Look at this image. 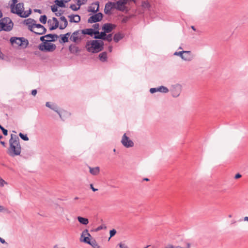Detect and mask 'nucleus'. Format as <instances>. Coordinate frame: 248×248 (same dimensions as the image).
<instances>
[{"instance_id":"nucleus-1","label":"nucleus","mask_w":248,"mask_h":248,"mask_svg":"<svg viewBox=\"0 0 248 248\" xmlns=\"http://www.w3.org/2000/svg\"><path fill=\"white\" fill-rule=\"evenodd\" d=\"M10 146L7 150V154L12 157L20 155L21 151L19 139L15 134L11 135L9 140Z\"/></svg>"},{"instance_id":"nucleus-2","label":"nucleus","mask_w":248,"mask_h":248,"mask_svg":"<svg viewBox=\"0 0 248 248\" xmlns=\"http://www.w3.org/2000/svg\"><path fill=\"white\" fill-rule=\"evenodd\" d=\"M85 47L87 50L91 53H96L102 51L104 48V43L102 41L90 40L87 41Z\"/></svg>"},{"instance_id":"nucleus-3","label":"nucleus","mask_w":248,"mask_h":248,"mask_svg":"<svg viewBox=\"0 0 248 248\" xmlns=\"http://www.w3.org/2000/svg\"><path fill=\"white\" fill-rule=\"evenodd\" d=\"M11 12L21 17L26 18L28 17L31 13V10L24 11L23 3H18L14 5H10Z\"/></svg>"},{"instance_id":"nucleus-4","label":"nucleus","mask_w":248,"mask_h":248,"mask_svg":"<svg viewBox=\"0 0 248 248\" xmlns=\"http://www.w3.org/2000/svg\"><path fill=\"white\" fill-rule=\"evenodd\" d=\"M13 26V22L9 17H4L0 20V31H9L12 30Z\"/></svg>"},{"instance_id":"nucleus-5","label":"nucleus","mask_w":248,"mask_h":248,"mask_svg":"<svg viewBox=\"0 0 248 248\" xmlns=\"http://www.w3.org/2000/svg\"><path fill=\"white\" fill-rule=\"evenodd\" d=\"M50 41L45 40L44 43H41L38 46L39 50L46 52H53L56 48V46L55 44L49 43Z\"/></svg>"},{"instance_id":"nucleus-6","label":"nucleus","mask_w":248,"mask_h":248,"mask_svg":"<svg viewBox=\"0 0 248 248\" xmlns=\"http://www.w3.org/2000/svg\"><path fill=\"white\" fill-rule=\"evenodd\" d=\"M10 41L12 45L16 44L18 46H22L24 48L27 47L29 44L28 41L23 37H12Z\"/></svg>"},{"instance_id":"nucleus-7","label":"nucleus","mask_w":248,"mask_h":248,"mask_svg":"<svg viewBox=\"0 0 248 248\" xmlns=\"http://www.w3.org/2000/svg\"><path fill=\"white\" fill-rule=\"evenodd\" d=\"M170 91L173 97L179 96L182 91V86L179 84L171 85Z\"/></svg>"},{"instance_id":"nucleus-8","label":"nucleus","mask_w":248,"mask_h":248,"mask_svg":"<svg viewBox=\"0 0 248 248\" xmlns=\"http://www.w3.org/2000/svg\"><path fill=\"white\" fill-rule=\"evenodd\" d=\"M90 237H91V235L89 233L88 230L85 229L82 232L81 234L80 241L88 244H91V240L89 238Z\"/></svg>"},{"instance_id":"nucleus-9","label":"nucleus","mask_w":248,"mask_h":248,"mask_svg":"<svg viewBox=\"0 0 248 248\" xmlns=\"http://www.w3.org/2000/svg\"><path fill=\"white\" fill-rule=\"evenodd\" d=\"M121 142L126 148H130L134 146L133 142L126 136L125 134L123 135L121 140Z\"/></svg>"},{"instance_id":"nucleus-10","label":"nucleus","mask_w":248,"mask_h":248,"mask_svg":"<svg viewBox=\"0 0 248 248\" xmlns=\"http://www.w3.org/2000/svg\"><path fill=\"white\" fill-rule=\"evenodd\" d=\"M127 2V0H119L116 2H114L115 9L119 11H124L125 10V4Z\"/></svg>"},{"instance_id":"nucleus-11","label":"nucleus","mask_w":248,"mask_h":248,"mask_svg":"<svg viewBox=\"0 0 248 248\" xmlns=\"http://www.w3.org/2000/svg\"><path fill=\"white\" fill-rule=\"evenodd\" d=\"M102 17V14L101 13H98L90 17L88 19V23H95L96 22H98L101 20Z\"/></svg>"},{"instance_id":"nucleus-12","label":"nucleus","mask_w":248,"mask_h":248,"mask_svg":"<svg viewBox=\"0 0 248 248\" xmlns=\"http://www.w3.org/2000/svg\"><path fill=\"white\" fill-rule=\"evenodd\" d=\"M47 23L50 26V31L55 30L59 27V21L56 17H52V19H49Z\"/></svg>"},{"instance_id":"nucleus-13","label":"nucleus","mask_w":248,"mask_h":248,"mask_svg":"<svg viewBox=\"0 0 248 248\" xmlns=\"http://www.w3.org/2000/svg\"><path fill=\"white\" fill-rule=\"evenodd\" d=\"M24 23L28 27V29L30 31L32 32L33 31V28H34L35 23H36V21L34 19L28 18L24 20Z\"/></svg>"},{"instance_id":"nucleus-14","label":"nucleus","mask_w":248,"mask_h":248,"mask_svg":"<svg viewBox=\"0 0 248 248\" xmlns=\"http://www.w3.org/2000/svg\"><path fill=\"white\" fill-rule=\"evenodd\" d=\"M115 5L114 4V2H108L105 5V7L104 9V12L106 14H108L110 13V11L115 9Z\"/></svg>"},{"instance_id":"nucleus-15","label":"nucleus","mask_w":248,"mask_h":248,"mask_svg":"<svg viewBox=\"0 0 248 248\" xmlns=\"http://www.w3.org/2000/svg\"><path fill=\"white\" fill-rule=\"evenodd\" d=\"M193 59V55L190 51H185L183 54V60L185 61H191Z\"/></svg>"},{"instance_id":"nucleus-16","label":"nucleus","mask_w":248,"mask_h":248,"mask_svg":"<svg viewBox=\"0 0 248 248\" xmlns=\"http://www.w3.org/2000/svg\"><path fill=\"white\" fill-rule=\"evenodd\" d=\"M34 27H36L38 29H41V31H33V32H34L35 34L42 35L45 34L46 31V29L43 25L40 24H36V23H35Z\"/></svg>"},{"instance_id":"nucleus-17","label":"nucleus","mask_w":248,"mask_h":248,"mask_svg":"<svg viewBox=\"0 0 248 248\" xmlns=\"http://www.w3.org/2000/svg\"><path fill=\"white\" fill-rule=\"evenodd\" d=\"M81 33L83 34H88L92 36L93 34H99V31H94L93 29H86L81 30Z\"/></svg>"},{"instance_id":"nucleus-18","label":"nucleus","mask_w":248,"mask_h":248,"mask_svg":"<svg viewBox=\"0 0 248 248\" xmlns=\"http://www.w3.org/2000/svg\"><path fill=\"white\" fill-rule=\"evenodd\" d=\"M69 21L71 23H78L80 21V17L78 15H70L68 16Z\"/></svg>"},{"instance_id":"nucleus-19","label":"nucleus","mask_w":248,"mask_h":248,"mask_svg":"<svg viewBox=\"0 0 248 248\" xmlns=\"http://www.w3.org/2000/svg\"><path fill=\"white\" fill-rule=\"evenodd\" d=\"M46 106L51 108V109L53 110L54 111H56V112H57L60 116V117L61 118H62V113L60 112L59 111V109H58V108L57 107V106L55 105V104H53V105H50V103L48 102H47L46 104Z\"/></svg>"},{"instance_id":"nucleus-20","label":"nucleus","mask_w":248,"mask_h":248,"mask_svg":"<svg viewBox=\"0 0 248 248\" xmlns=\"http://www.w3.org/2000/svg\"><path fill=\"white\" fill-rule=\"evenodd\" d=\"M79 34L80 33L79 31H74L71 35L70 39L73 42H77L79 39Z\"/></svg>"},{"instance_id":"nucleus-21","label":"nucleus","mask_w":248,"mask_h":248,"mask_svg":"<svg viewBox=\"0 0 248 248\" xmlns=\"http://www.w3.org/2000/svg\"><path fill=\"white\" fill-rule=\"evenodd\" d=\"M99 10V3L96 2L95 3H93L91 6L89 8L88 11L89 12L96 13Z\"/></svg>"},{"instance_id":"nucleus-22","label":"nucleus","mask_w":248,"mask_h":248,"mask_svg":"<svg viewBox=\"0 0 248 248\" xmlns=\"http://www.w3.org/2000/svg\"><path fill=\"white\" fill-rule=\"evenodd\" d=\"M89 172L93 175H97L100 172V168L99 167H89Z\"/></svg>"},{"instance_id":"nucleus-23","label":"nucleus","mask_w":248,"mask_h":248,"mask_svg":"<svg viewBox=\"0 0 248 248\" xmlns=\"http://www.w3.org/2000/svg\"><path fill=\"white\" fill-rule=\"evenodd\" d=\"M113 29V25L109 23L105 24L102 27V30L106 33L110 32L112 31Z\"/></svg>"},{"instance_id":"nucleus-24","label":"nucleus","mask_w":248,"mask_h":248,"mask_svg":"<svg viewBox=\"0 0 248 248\" xmlns=\"http://www.w3.org/2000/svg\"><path fill=\"white\" fill-rule=\"evenodd\" d=\"M71 34L70 32H67L65 34H61L60 37H61V43H65L68 41V37Z\"/></svg>"},{"instance_id":"nucleus-25","label":"nucleus","mask_w":248,"mask_h":248,"mask_svg":"<svg viewBox=\"0 0 248 248\" xmlns=\"http://www.w3.org/2000/svg\"><path fill=\"white\" fill-rule=\"evenodd\" d=\"M77 4L78 6V7H77L75 4H73L70 5V8L73 11H77L80 8V6L82 4H84V1L81 2L80 0H78Z\"/></svg>"},{"instance_id":"nucleus-26","label":"nucleus","mask_w":248,"mask_h":248,"mask_svg":"<svg viewBox=\"0 0 248 248\" xmlns=\"http://www.w3.org/2000/svg\"><path fill=\"white\" fill-rule=\"evenodd\" d=\"M60 20L63 22L64 24L63 25H61L59 26V29L60 30H63L68 25V22L66 18L64 16H61Z\"/></svg>"},{"instance_id":"nucleus-27","label":"nucleus","mask_w":248,"mask_h":248,"mask_svg":"<svg viewBox=\"0 0 248 248\" xmlns=\"http://www.w3.org/2000/svg\"><path fill=\"white\" fill-rule=\"evenodd\" d=\"M99 59L102 62L107 61L108 59L107 53L106 52L101 53L99 55Z\"/></svg>"},{"instance_id":"nucleus-28","label":"nucleus","mask_w":248,"mask_h":248,"mask_svg":"<svg viewBox=\"0 0 248 248\" xmlns=\"http://www.w3.org/2000/svg\"><path fill=\"white\" fill-rule=\"evenodd\" d=\"M46 38L50 39V40H48L50 41H55L56 39L58 38V36L57 34H48L45 35Z\"/></svg>"},{"instance_id":"nucleus-29","label":"nucleus","mask_w":248,"mask_h":248,"mask_svg":"<svg viewBox=\"0 0 248 248\" xmlns=\"http://www.w3.org/2000/svg\"><path fill=\"white\" fill-rule=\"evenodd\" d=\"M78 220L81 224L83 225H87L89 223L88 219L83 217H78Z\"/></svg>"},{"instance_id":"nucleus-30","label":"nucleus","mask_w":248,"mask_h":248,"mask_svg":"<svg viewBox=\"0 0 248 248\" xmlns=\"http://www.w3.org/2000/svg\"><path fill=\"white\" fill-rule=\"evenodd\" d=\"M123 38V36L120 33H116L114 35L113 40L115 42H119L121 39Z\"/></svg>"},{"instance_id":"nucleus-31","label":"nucleus","mask_w":248,"mask_h":248,"mask_svg":"<svg viewBox=\"0 0 248 248\" xmlns=\"http://www.w3.org/2000/svg\"><path fill=\"white\" fill-rule=\"evenodd\" d=\"M99 36H94V38L95 39H101L104 40L105 39V36H106V32L104 31L101 32L100 33L99 32Z\"/></svg>"},{"instance_id":"nucleus-32","label":"nucleus","mask_w":248,"mask_h":248,"mask_svg":"<svg viewBox=\"0 0 248 248\" xmlns=\"http://www.w3.org/2000/svg\"><path fill=\"white\" fill-rule=\"evenodd\" d=\"M169 91V90L166 87L161 86L158 87V92L163 93H167Z\"/></svg>"},{"instance_id":"nucleus-33","label":"nucleus","mask_w":248,"mask_h":248,"mask_svg":"<svg viewBox=\"0 0 248 248\" xmlns=\"http://www.w3.org/2000/svg\"><path fill=\"white\" fill-rule=\"evenodd\" d=\"M54 2L55 3L56 5H57L60 7H65L64 0H55Z\"/></svg>"},{"instance_id":"nucleus-34","label":"nucleus","mask_w":248,"mask_h":248,"mask_svg":"<svg viewBox=\"0 0 248 248\" xmlns=\"http://www.w3.org/2000/svg\"><path fill=\"white\" fill-rule=\"evenodd\" d=\"M141 6L144 9H149L151 7V5L148 1H142Z\"/></svg>"},{"instance_id":"nucleus-35","label":"nucleus","mask_w":248,"mask_h":248,"mask_svg":"<svg viewBox=\"0 0 248 248\" xmlns=\"http://www.w3.org/2000/svg\"><path fill=\"white\" fill-rule=\"evenodd\" d=\"M39 21L43 24H46L47 21V17L46 15L41 16Z\"/></svg>"},{"instance_id":"nucleus-36","label":"nucleus","mask_w":248,"mask_h":248,"mask_svg":"<svg viewBox=\"0 0 248 248\" xmlns=\"http://www.w3.org/2000/svg\"><path fill=\"white\" fill-rule=\"evenodd\" d=\"M19 136L23 140L25 141H28L29 140V138L27 135H24L22 133H20L19 134Z\"/></svg>"},{"instance_id":"nucleus-37","label":"nucleus","mask_w":248,"mask_h":248,"mask_svg":"<svg viewBox=\"0 0 248 248\" xmlns=\"http://www.w3.org/2000/svg\"><path fill=\"white\" fill-rule=\"evenodd\" d=\"M112 40V35L111 34H109L108 35L106 34V36L105 37L104 40H107L108 42H110Z\"/></svg>"},{"instance_id":"nucleus-38","label":"nucleus","mask_w":248,"mask_h":248,"mask_svg":"<svg viewBox=\"0 0 248 248\" xmlns=\"http://www.w3.org/2000/svg\"><path fill=\"white\" fill-rule=\"evenodd\" d=\"M90 243H91V244H89L91 245L94 248H99V246L97 244L96 242L95 241V240H93V241H91Z\"/></svg>"},{"instance_id":"nucleus-39","label":"nucleus","mask_w":248,"mask_h":248,"mask_svg":"<svg viewBox=\"0 0 248 248\" xmlns=\"http://www.w3.org/2000/svg\"><path fill=\"white\" fill-rule=\"evenodd\" d=\"M184 52H185V51H179V52H175L174 53V55H176V56H180L182 58V59H183V54L184 53Z\"/></svg>"},{"instance_id":"nucleus-40","label":"nucleus","mask_w":248,"mask_h":248,"mask_svg":"<svg viewBox=\"0 0 248 248\" xmlns=\"http://www.w3.org/2000/svg\"><path fill=\"white\" fill-rule=\"evenodd\" d=\"M106 228H107L106 226L105 225L103 224V225L98 227L97 228H96L95 229V232H98V231H100L101 230L105 229H106Z\"/></svg>"},{"instance_id":"nucleus-41","label":"nucleus","mask_w":248,"mask_h":248,"mask_svg":"<svg viewBox=\"0 0 248 248\" xmlns=\"http://www.w3.org/2000/svg\"><path fill=\"white\" fill-rule=\"evenodd\" d=\"M0 129L2 130L4 135L7 136L8 135V131L6 129H5L4 127H3L0 124Z\"/></svg>"},{"instance_id":"nucleus-42","label":"nucleus","mask_w":248,"mask_h":248,"mask_svg":"<svg viewBox=\"0 0 248 248\" xmlns=\"http://www.w3.org/2000/svg\"><path fill=\"white\" fill-rule=\"evenodd\" d=\"M116 233V231L115 229H112L110 231L109 234H110V237L109 239H110L111 237H113Z\"/></svg>"},{"instance_id":"nucleus-43","label":"nucleus","mask_w":248,"mask_h":248,"mask_svg":"<svg viewBox=\"0 0 248 248\" xmlns=\"http://www.w3.org/2000/svg\"><path fill=\"white\" fill-rule=\"evenodd\" d=\"M5 184L7 185V183L0 177V186L2 187Z\"/></svg>"},{"instance_id":"nucleus-44","label":"nucleus","mask_w":248,"mask_h":248,"mask_svg":"<svg viewBox=\"0 0 248 248\" xmlns=\"http://www.w3.org/2000/svg\"><path fill=\"white\" fill-rule=\"evenodd\" d=\"M190 246H191V244L189 243H186V246L185 247H181L180 246H177V247H174V248H190Z\"/></svg>"},{"instance_id":"nucleus-45","label":"nucleus","mask_w":248,"mask_h":248,"mask_svg":"<svg viewBox=\"0 0 248 248\" xmlns=\"http://www.w3.org/2000/svg\"><path fill=\"white\" fill-rule=\"evenodd\" d=\"M150 92L151 93H154L158 92V87L157 88H152L150 89Z\"/></svg>"},{"instance_id":"nucleus-46","label":"nucleus","mask_w":248,"mask_h":248,"mask_svg":"<svg viewBox=\"0 0 248 248\" xmlns=\"http://www.w3.org/2000/svg\"><path fill=\"white\" fill-rule=\"evenodd\" d=\"M51 10L53 12H56L58 11V8L57 6L56 5H52L51 6Z\"/></svg>"},{"instance_id":"nucleus-47","label":"nucleus","mask_w":248,"mask_h":248,"mask_svg":"<svg viewBox=\"0 0 248 248\" xmlns=\"http://www.w3.org/2000/svg\"><path fill=\"white\" fill-rule=\"evenodd\" d=\"M99 24H98V23L94 24L93 25V31H97V30L99 29Z\"/></svg>"},{"instance_id":"nucleus-48","label":"nucleus","mask_w":248,"mask_h":248,"mask_svg":"<svg viewBox=\"0 0 248 248\" xmlns=\"http://www.w3.org/2000/svg\"><path fill=\"white\" fill-rule=\"evenodd\" d=\"M119 246L120 248H128L127 246L124 244L120 243Z\"/></svg>"},{"instance_id":"nucleus-49","label":"nucleus","mask_w":248,"mask_h":248,"mask_svg":"<svg viewBox=\"0 0 248 248\" xmlns=\"http://www.w3.org/2000/svg\"><path fill=\"white\" fill-rule=\"evenodd\" d=\"M90 188L92 189V190L94 192L95 191H96L98 190V189L97 188H95L93 186V184H90Z\"/></svg>"},{"instance_id":"nucleus-50","label":"nucleus","mask_w":248,"mask_h":248,"mask_svg":"<svg viewBox=\"0 0 248 248\" xmlns=\"http://www.w3.org/2000/svg\"><path fill=\"white\" fill-rule=\"evenodd\" d=\"M62 14V12L60 10L59 12L55 13V15L57 16H61Z\"/></svg>"},{"instance_id":"nucleus-51","label":"nucleus","mask_w":248,"mask_h":248,"mask_svg":"<svg viewBox=\"0 0 248 248\" xmlns=\"http://www.w3.org/2000/svg\"><path fill=\"white\" fill-rule=\"evenodd\" d=\"M46 38V37H45V36H41L40 38V40L41 41L43 42V43H44V42L45 41V38Z\"/></svg>"},{"instance_id":"nucleus-52","label":"nucleus","mask_w":248,"mask_h":248,"mask_svg":"<svg viewBox=\"0 0 248 248\" xmlns=\"http://www.w3.org/2000/svg\"><path fill=\"white\" fill-rule=\"evenodd\" d=\"M37 93V91L36 90H33L31 92V94L33 96H35Z\"/></svg>"},{"instance_id":"nucleus-53","label":"nucleus","mask_w":248,"mask_h":248,"mask_svg":"<svg viewBox=\"0 0 248 248\" xmlns=\"http://www.w3.org/2000/svg\"><path fill=\"white\" fill-rule=\"evenodd\" d=\"M0 242L2 244H7V243L5 242V240L3 239V238H1L0 237Z\"/></svg>"},{"instance_id":"nucleus-54","label":"nucleus","mask_w":248,"mask_h":248,"mask_svg":"<svg viewBox=\"0 0 248 248\" xmlns=\"http://www.w3.org/2000/svg\"><path fill=\"white\" fill-rule=\"evenodd\" d=\"M241 177V175L239 173H237L235 175V178L238 179V178H240Z\"/></svg>"},{"instance_id":"nucleus-55","label":"nucleus","mask_w":248,"mask_h":248,"mask_svg":"<svg viewBox=\"0 0 248 248\" xmlns=\"http://www.w3.org/2000/svg\"><path fill=\"white\" fill-rule=\"evenodd\" d=\"M12 2L10 5H14L17 3V0H11Z\"/></svg>"},{"instance_id":"nucleus-56","label":"nucleus","mask_w":248,"mask_h":248,"mask_svg":"<svg viewBox=\"0 0 248 248\" xmlns=\"http://www.w3.org/2000/svg\"><path fill=\"white\" fill-rule=\"evenodd\" d=\"M4 210V208L3 206L0 205V212L3 211Z\"/></svg>"},{"instance_id":"nucleus-57","label":"nucleus","mask_w":248,"mask_h":248,"mask_svg":"<svg viewBox=\"0 0 248 248\" xmlns=\"http://www.w3.org/2000/svg\"><path fill=\"white\" fill-rule=\"evenodd\" d=\"M34 11L36 12H37L39 14H41L42 13V11L40 9H35L34 10Z\"/></svg>"},{"instance_id":"nucleus-58","label":"nucleus","mask_w":248,"mask_h":248,"mask_svg":"<svg viewBox=\"0 0 248 248\" xmlns=\"http://www.w3.org/2000/svg\"><path fill=\"white\" fill-rule=\"evenodd\" d=\"M112 47L111 46H109L108 47V50L110 52H111L112 51Z\"/></svg>"},{"instance_id":"nucleus-59","label":"nucleus","mask_w":248,"mask_h":248,"mask_svg":"<svg viewBox=\"0 0 248 248\" xmlns=\"http://www.w3.org/2000/svg\"><path fill=\"white\" fill-rule=\"evenodd\" d=\"M244 221H248V217H244Z\"/></svg>"},{"instance_id":"nucleus-60","label":"nucleus","mask_w":248,"mask_h":248,"mask_svg":"<svg viewBox=\"0 0 248 248\" xmlns=\"http://www.w3.org/2000/svg\"><path fill=\"white\" fill-rule=\"evenodd\" d=\"M165 248H174V247L172 245H169L168 247H166Z\"/></svg>"},{"instance_id":"nucleus-61","label":"nucleus","mask_w":248,"mask_h":248,"mask_svg":"<svg viewBox=\"0 0 248 248\" xmlns=\"http://www.w3.org/2000/svg\"><path fill=\"white\" fill-rule=\"evenodd\" d=\"M0 143L3 146H5V143L4 142V141H0Z\"/></svg>"},{"instance_id":"nucleus-62","label":"nucleus","mask_w":248,"mask_h":248,"mask_svg":"<svg viewBox=\"0 0 248 248\" xmlns=\"http://www.w3.org/2000/svg\"><path fill=\"white\" fill-rule=\"evenodd\" d=\"M2 16V13L1 11V10H0V18H1Z\"/></svg>"},{"instance_id":"nucleus-63","label":"nucleus","mask_w":248,"mask_h":248,"mask_svg":"<svg viewBox=\"0 0 248 248\" xmlns=\"http://www.w3.org/2000/svg\"><path fill=\"white\" fill-rule=\"evenodd\" d=\"M143 180L148 181H149V179H148V178H144Z\"/></svg>"},{"instance_id":"nucleus-64","label":"nucleus","mask_w":248,"mask_h":248,"mask_svg":"<svg viewBox=\"0 0 248 248\" xmlns=\"http://www.w3.org/2000/svg\"><path fill=\"white\" fill-rule=\"evenodd\" d=\"M70 0H64V2H65V3H67V2H68V1H69Z\"/></svg>"}]
</instances>
